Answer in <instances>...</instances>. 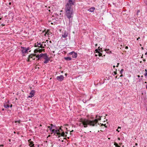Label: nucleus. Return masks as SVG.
Segmentation results:
<instances>
[{
  "label": "nucleus",
  "mask_w": 147,
  "mask_h": 147,
  "mask_svg": "<svg viewBox=\"0 0 147 147\" xmlns=\"http://www.w3.org/2000/svg\"><path fill=\"white\" fill-rule=\"evenodd\" d=\"M114 145H115L116 147L118 146V144L116 142L114 143Z\"/></svg>",
  "instance_id": "nucleus-26"
},
{
  "label": "nucleus",
  "mask_w": 147,
  "mask_h": 147,
  "mask_svg": "<svg viewBox=\"0 0 147 147\" xmlns=\"http://www.w3.org/2000/svg\"><path fill=\"white\" fill-rule=\"evenodd\" d=\"M49 42H50V43H51V41H50Z\"/></svg>",
  "instance_id": "nucleus-53"
},
{
  "label": "nucleus",
  "mask_w": 147,
  "mask_h": 147,
  "mask_svg": "<svg viewBox=\"0 0 147 147\" xmlns=\"http://www.w3.org/2000/svg\"><path fill=\"white\" fill-rule=\"evenodd\" d=\"M65 75L66 76L67 75V74H65Z\"/></svg>",
  "instance_id": "nucleus-52"
},
{
  "label": "nucleus",
  "mask_w": 147,
  "mask_h": 147,
  "mask_svg": "<svg viewBox=\"0 0 147 147\" xmlns=\"http://www.w3.org/2000/svg\"><path fill=\"white\" fill-rule=\"evenodd\" d=\"M45 43H43V47H44V48L45 47V46H46V44H45Z\"/></svg>",
  "instance_id": "nucleus-29"
},
{
  "label": "nucleus",
  "mask_w": 147,
  "mask_h": 147,
  "mask_svg": "<svg viewBox=\"0 0 147 147\" xmlns=\"http://www.w3.org/2000/svg\"><path fill=\"white\" fill-rule=\"evenodd\" d=\"M117 147H121L120 146H119L118 145V146H117Z\"/></svg>",
  "instance_id": "nucleus-48"
},
{
  "label": "nucleus",
  "mask_w": 147,
  "mask_h": 147,
  "mask_svg": "<svg viewBox=\"0 0 147 147\" xmlns=\"http://www.w3.org/2000/svg\"><path fill=\"white\" fill-rule=\"evenodd\" d=\"M51 126H52L53 125L52 124H51Z\"/></svg>",
  "instance_id": "nucleus-64"
},
{
  "label": "nucleus",
  "mask_w": 147,
  "mask_h": 147,
  "mask_svg": "<svg viewBox=\"0 0 147 147\" xmlns=\"http://www.w3.org/2000/svg\"><path fill=\"white\" fill-rule=\"evenodd\" d=\"M123 71V69H121L120 71V74H122Z\"/></svg>",
  "instance_id": "nucleus-25"
},
{
  "label": "nucleus",
  "mask_w": 147,
  "mask_h": 147,
  "mask_svg": "<svg viewBox=\"0 0 147 147\" xmlns=\"http://www.w3.org/2000/svg\"><path fill=\"white\" fill-rule=\"evenodd\" d=\"M100 50V47H99L98 49H96L95 51H96V53H98V55L99 56H101L102 55V54L101 53H100L99 51Z\"/></svg>",
  "instance_id": "nucleus-14"
},
{
  "label": "nucleus",
  "mask_w": 147,
  "mask_h": 147,
  "mask_svg": "<svg viewBox=\"0 0 147 147\" xmlns=\"http://www.w3.org/2000/svg\"><path fill=\"white\" fill-rule=\"evenodd\" d=\"M145 71H146V72H147V69H146L145 70Z\"/></svg>",
  "instance_id": "nucleus-44"
},
{
  "label": "nucleus",
  "mask_w": 147,
  "mask_h": 147,
  "mask_svg": "<svg viewBox=\"0 0 147 147\" xmlns=\"http://www.w3.org/2000/svg\"><path fill=\"white\" fill-rule=\"evenodd\" d=\"M101 117L99 116H98L97 115L96 116V119L93 120L91 121L86 119H82L81 121L82 123L80 124V126H83L84 127H87L88 125L93 127L96 126L98 120L101 119Z\"/></svg>",
  "instance_id": "nucleus-1"
},
{
  "label": "nucleus",
  "mask_w": 147,
  "mask_h": 147,
  "mask_svg": "<svg viewBox=\"0 0 147 147\" xmlns=\"http://www.w3.org/2000/svg\"><path fill=\"white\" fill-rule=\"evenodd\" d=\"M121 129V127H118V129H117V131L118 132H119V129Z\"/></svg>",
  "instance_id": "nucleus-28"
},
{
  "label": "nucleus",
  "mask_w": 147,
  "mask_h": 147,
  "mask_svg": "<svg viewBox=\"0 0 147 147\" xmlns=\"http://www.w3.org/2000/svg\"><path fill=\"white\" fill-rule=\"evenodd\" d=\"M48 128H49V129H51L52 128V127H51L50 126H48Z\"/></svg>",
  "instance_id": "nucleus-30"
},
{
  "label": "nucleus",
  "mask_w": 147,
  "mask_h": 147,
  "mask_svg": "<svg viewBox=\"0 0 147 147\" xmlns=\"http://www.w3.org/2000/svg\"><path fill=\"white\" fill-rule=\"evenodd\" d=\"M42 51H45V49H41L38 48L34 50V52L35 53H36L38 52L41 53Z\"/></svg>",
  "instance_id": "nucleus-9"
},
{
  "label": "nucleus",
  "mask_w": 147,
  "mask_h": 147,
  "mask_svg": "<svg viewBox=\"0 0 147 147\" xmlns=\"http://www.w3.org/2000/svg\"><path fill=\"white\" fill-rule=\"evenodd\" d=\"M75 0H68V2L67 3L66 5H69L70 6H72L74 5Z\"/></svg>",
  "instance_id": "nucleus-4"
},
{
  "label": "nucleus",
  "mask_w": 147,
  "mask_h": 147,
  "mask_svg": "<svg viewBox=\"0 0 147 147\" xmlns=\"http://www.w3.org/2000/svg\"><path fill=\"white\" fill-rule=\"evenodd\" d=\"M50 33V32H49V31L48 30H47V32L45 33V36H46V34H47V35H49Z\"/></svg>",
  "instance_id": "nucleus-24"
},
{
  "label": "nucleus",
  "mask_w": 147,
  "mask_h": 147,
  "mask_svg": "<svg viewBox=\"0 0 147 147\" xmlns=\"http://www.w3.org/2000/svg\"><path fill=\"white\" fill-rule=\"evenodd\" d=\"M125 49H128V47L127 46H126L125 47Z\"/></svg>",
  "instance_id": "nucleus-36"
},
{
  "label": "nucleus",
  "mask_w": 147,
  "mask_h": 147,
  "mask_svg": "<svg viewBox=\"0 0 147 147\" xmlns=\"http://www.w3.org/2000/svg\"><path fill=\"white\" fill-rule=\"evenodd\" d=\"M68 33L67 31L65 30L62 33V37L64 38H66L68 36Z\"/></svg>",
  "instance_id": "nucleus-5"
},
{
  "label": "nucleus",
  "mask_w": 147,
  "mask_h": 147,
  "mask_svg": "<svg viewBox=\"0 0 147 147\" xmlns=\"http://www.w3.org/2000/svg\"><path fill=\"white\" fill-rule=\"evenodd\" d=\"M9 5H11V3H10V2L9 3Z\"/></svg>",
  "instance_id": "nucleus-47"
},
{
  "label": "nucleus",
  "mask_w": 147,
  "mask_h": 147,
  "mask_svg": "<svg viewBox=\"0 0 147 147\" xmlns=\"http://www.w3.org/2000/svg\"><path fill=\"white\" fill-rule=\"evenodd\" d=\"M52 133H54L55 135L57 134L56 136H57L58 133V132L59 131V130H55L54 129H53L51 131Z\"/></svg>",
  "instance_id": "nucleus-13"
},
{
  "label": "nucleus",
  "mask_w": 147,
  "mask_h": 147,
  "mask_svg": "<svg viewBox=\"0 0 147 147\" xmlns=\"http://www.w3.org/2000/svg\"><path fill=\"white\" fill-rule=\"evenodd\" d=\"M108 139H109V140H110V138H108Z\"/></svg>",
  "instance_id": "nucleus-55"
},
{
  "label": "nucleus",
  "mask_w": 147,
  "mask_h": 147,
  "mask_svg": "<svg viewBox=\"0 0 147 147\" xmlns=\"http://www.w3.org/2000/svg\"><path fill=\"white\" fill-rule=\"evenodd\" d=\"M141 49H142V50H143L144 49V48H143V47H142Z\"/></svg>",
  "instance_id": "nucleus-41"
},
{
  "label": "nucleus",
  "mask_w": 147,
  "mask_h": 147,
  "mask_svg": "<svg viewBox=\"0 0 147 147\" xmlns=\"http://www.w3.org/2000/svg\"><path fill=\"white\" fill-rule=\"evenodd\" d=\"M146 88L147 89V86H146Z\"/></svg>",
  "instance_id": "nucleus-63"
},
{
  "label": "nucleus",
  "mask_w": 147,
  "mask_h": 147,
  "mask_svg": "<svg viewBox=\"0 0 147 147\" xmlns=\"http://www.w3.org/2000/svg\"><path fill=\"white\" fill-rule=\"evenodd\" d=\"M140 37H139L137 39V40H138L139 39H140Z\"/></svg>",
  "instance_id": "nucleus-33"
},
{
  "label": "nucleus",
  "mask_w": 147,
  "mask_h": 147,
  "mask_svg": "<svg viewBox=\"0 0 147 147\" xmlns=\"http://www.w3.org/2000/svg\"><path fill=\"white\" fill-rule=\"evenodd\" d=\"M44 54H43L42 53V54H40V55H36V57L38 58V59H39L41 57H43Z\"/></svg>",
  "instance_id": "nucleus-16"
},
{
  "label": "nucleus",
  "mask_w": 147,
  "mask_h": 147,
  "mask_svg": "<svg viewBox=\"0 0 147 147\" xmlns=\"http://www.w3.org/2000/svg\"><path fill=\"white\" fill-rule=\"evenodd\" d=\"M119 63H117V65L116 66V67H118V66L119 65Z\"/></svg>",
  "instance_id": "nucleus-34"
},
{
  "label": "nucleus",
  "mask_w": 147,
  "mask_h": 147,
  "mask_svg": "<svg viewBox=\"0 0 147 147\" xmlns=\"http://www.w3.org/2000/svg\"><path fill=\"white\" fill-rule=\"evenodd\" d=\"M69 55H72V56L73 58H76L77 56V54L76 53L74 52H72L69 53Z\"/></svg>",
  "instance_id": "nucleus-7"
},
{
  "label": "nucleus",
  "mask_w": 147,
  "mask_h": 147,
  "mask_svg": "<svg viewBox=\"0 0 147 147\" xmlns=\"http://www.w3.org/2000/svg\"><path fill=\"white\" fill-rule=\"evenodd\" d=\"M147 54V52L145 53V55Z\"/></svg>",
  "instance_id": "nucleus-49"
},
{
  "label": "nucleus",
  "mask_w": 147,
  "mask_h": 147,
  "mask_svg": "<svg viewBox=\"0 0 147 147\" xmlns=\"http://www.w3.org/2000/svg\"><path fill=\"white\" fill-rule=\"evenodd\" d=\"M17 122H18L19 123H20V121L19 120L18 121H15V123H16Z\"/></svg>",
  "instance_id": "nucleus-27"
},
{
  "label": "nucleus",
  "mask_w": 147,
  "mask_h": 147,
  "mask_svg": "<svg viewBox=\"0 0 147 147\" xmlns=\"http://www.w3.org/2000/svg\"><path fill=\"white\" fill-rule=\"evenodd\" d=\"M50 60V58H48L46 59H45V61H44V63H47L48 62L49 60Z\"/></svg>",
  "instance_id": "nucleus-21"
},
{
  "label": "nucleus",
  "mask_w": 147,
  "mask_h": 147,
  "mask_svg": "<svg viewBox=\"0 0 147 147\" xmlns=\"http://www.w3.org/2000/svg\"><path fill=\"white\" fill-rule=\"evenodd\" d=\"M109 51V49H106L105 50V51H106L107 53H109V54L111 53V51H110L109 52L108 51Z\"/></svg>",
  "instance_id": "nucleus-23"
},
{
  "label": "nucleus",
  "mask_w": 147,
  "mask_h": 147,
  "mask_svg": "<svg viewBox=\"0 0 147 147\" xmlns=\"http://www.w3.org/2000/svg\"><path fill=\"white\" fill-rule=\"evenodd\" d=\"M59 129L61 130V128H60Z\"/></svg>",
  "instance_id": "nucleus-62"
},
{
  "label": "nucleus",
  "mask_w": 147,
  "mask_h": 147,
  "mask_svg": "<svg viewBox=\"0 0 147 147\" xmlns=\"http://www.w3.org/2000/svg\"><path fill=\"white\" fill-rule=\"evenodd\" d=\"M28 142H29V146L31 147H34V142L33 141H31V140L30 139L28 140Z\"/></svg>",
  "instance_id": "nucleus-11"
},
{
  "label": "nucleus",
  "mask_w": 147,
  "mask_h": 147,
  "mask_svg": "<svg viewBox=\"0 0 147 147\" xmlns=\"http://www.w3.org/2000/svg\"><path fill=\"white\" fill-rule=\"evenodd\" d=\"M65 138H63V139H65Z\"/></svg>",
  "instance_id": "nucleus-54"
},
{
  "label": "nucleus",
  "mask_w": 147,
  "mask_h": 147,
  "mask_svg": "<svg viewBox=\"0 0 147 147\" xmlns=\"http://www.w3.org/2000/svg\"><path fill=\"white\" fill-rule=\"evenodd\" d=\"M64 77L63 75H60L59 76H58L57 77L56 79L59 81H61L64 79Z\"/></svg>",
  "instance_id": "nucleus-8"
},
{
  "label": "nucleus",
  "mask_w": 147,
  "mask_h": 147,
  "mask_svg": "<svg viewBox=\"0 0 147 147\" xmlns=\"http://www.w3.org/2000/svg\"><path fill=\"white\" fill-rule=\"evenodd\" d=\"M3 146V145H0V146Z\"/></svg>",
  "instance_id": "nucleus-45"
},
{
  "label": "nucleus",
  "mask_w": 147,
  "mask_h": 147,
  "mask_svg": "<svg viewBox=\"0 0 147 147\" xmlns=\"http://www.w3.org/2000/svg\"><path fill=\"white\" fill-rule=\"evenodd\" d=\"M140 46H142L141 44H140Z\"/></svg>",
  "instance_id": "nucleus-56"
},
{
  "label": "nucleus",
  "mask_w": 147,
  "mask_h": 147,
  "mask_svg": "<svg viewBox=\"0 0 147 147\" xmlns=\"http://www.w3.org/2000/svg\"><path fill=\"white\" fill-rule=\"evenodd\" d=\"M118 140H120V138H118Z\"/></svg>",
  "instance_id": "nucleus-40"
},
{
  "label": "nucleus",
  "mask_w": 147,
  "mask_h": 147,
  "mask_svg": "<svg viewBox=\"0 0 147 147\" xmlns=\"http://www.w3.org/2000/svg\"><path fill=\"white\" fill-rule=\"evenodd\" d=\"M60 131H59L58 132V133L57 136H58V137L59 138L61 137H64V136H65V134L64 132H63L62 133H60Z\"/></svg>",
  "instance_id": "nucleus-10"
},
{
  "label": "nucleus",
  "mask_w": 147,
  "mask_h": 147,
  "mask_svg": "<svg viewBox=\"0 0 147 147\" xmlns=\"http://www.w3.org/2000/svg\"><path fill=\"white\" fill-rule=\"evenodd\" d=\"M51 24H53V23H52V22H51Z\"/></svg>",
  "instance_id": "nucleus-46"
},
{
  "label": "nucleus",
  "mask_w": 147,
  "mask_h": 147,
  "mask_svg": "<svg viewBox=\"0 0 147 147\" xmlns=\"http://www.w3.org/2000/svg\"><path fill=\"white\" fill-rule=\"evenodd\" d=\"M146 60L145 59H144L143 60V61H145Z\"/></svg>",
  "instance_id": "nucleus-51"
},
{
  "label": "nucleus",
  "mask_w": 147,
  "mask_h": 147,
  "mask_svg": "<svg viewBox=\"0 0 147 147\" xmlns=\"http://www.w3.org/2000/svg\"><path fill=\"white\" fill-rule=\"evenodd\" d=\"M113 73L115 75H116L117 74V72L116 71H114Z\"/></svg>",
  "instance_id": "nucleus-32"
},
{
  "label": "nucleus",
  "mask_w": 147,
  "mask_h": 147,
  "mask_svg": "<svg viewBox=\"0 0 147 147\" xmlns=\"http://www.w3.org/2000/svg\"><path fill=\"white\" fill-rule=\"evenodd\" d=\"M117 78V76H116V77H115V78Z\"/></svg>",
  "instance_id": "nucleus-57"
},
{
  "label": "nucleus",
  "mask_w": 147,
  "mask_h": 147,
  "mask_svg": "<svg viewBox=\"0 0 147 147\" xmlns=\"http://www.w3.org/2000/svg\"><path fill=\"white\" fill-rule=\"evenodd\" d=\"M66 134H67V132H66Z\"/></svg>",
  "instance_id": "nucleus-58"
},
{
  "label": "nucleus",
  "mask_w": 147,
  "mask_h": 147,
  "mask_svg": "<svg viewBox=\"0 0 147 147\" xmlns=\"http://www.w3.org/2000/svg\"><path fill=\"white\" fill-rule=\"evenodd\" d=\"M43 57L45 59H47L49 58L48 57V56H47V54L46 53L44 54L43 56Z\"/></svg>",
  "instance_id": "nucleus-17"
},
{
  "label": "nucleus",
  "mask_w": 147,
  "mask_h": 147,
  "mask_svg": "<svg viewBox=\"0 0 147 147\" xmlns=\"http://www.w3.org/2000/svg\"><path fill=\"white\" fill-rule=\"evenodd\" d=\"M4 107L6 108H8L10 106V105H9L8 104H6V103H5L4 104Z\"/></svg>",
  "instance_id": "nucleus-18"
},
{
  "label": "nucleus",
  "mask_w": 147,
  "mask_h": 147,
  "mask_svg": "<svg viewBox=\"0 0 147 147\" xmlns=\"http://www.w3.org/2000/svg\"><path fill=\"white\" fill-rule=\"evenodd\" d=\"M36 55L35 54L34 55H31L29 56V59L28 60V61H30V59H32L34 60L35 59V56Z\"/></svg>",
  "instance_id": "nucleus-12"
},
{
  "label": "nucleus",
  "mask_w": 147,
  "mask_h": 147,
  "mask_svg": "<svg viewBox=\"0 0 147 147\" xmlns=\"http://www.w3.org/2000/svg\"><path fill=\"white\" fill-rule=\"evenodd\" d=\"M74 131L73 130H72V131H70V132H73Z\"/></svg>",
  "instance_id": "nucleus-43"
},
{
  "label": "nucleus",
  "mask_w": 147,
  "mask_h": 147,
  "mask_svg": "<svg viewBox=\"0 0 147 147\" xmlns=\"http://www.w3.org/2000/svg\"><path fill=\"white\" fill-rule=\"evenodd\" d=\"M65 59L66 60H71V58L69 57H65Z\"/></svg>",
  "instance_id": "nucleus-20"
},
{
  "label": "nucleus",
  "mask_w": 147,
  "mask_h": 147,
  "mask_svg": "<svg viewBox=\"0 0 147 147\" xmlns=\"http://www.w3.org/2000/svg\"><path fill=\"white\" fill-rule=\"evenodd\" d=\"M137 76L138 77V78H139L140 77V76L139 75H138Z\"/></svg>",
  "instance_id": "nucleus-42"
},
{
  "label": "nucleus",
  "mask_w": 147,
  "mask_h": 147,
  "mask_svg": "<svg viewBox=\"0 0 147 147\" xmlns=\"http://www.w3.org/2000/svg\"><path fill=\"white\" fill-rule=\"evenodd\" d=\"M35 92L34 90L31 91L30 92L29 94V95L28 97V98H32L34 95Z\"/></svg>",
  "instance_id": "nucleus-6"
},
{
  "label": "nucleus",
  "mask_w": 147,
  "mask_h": 147,
  "mask_svg": "<svg viewBox=\"0 0 147 147\" xmlns=\"http://www.w3.org/2000/svg\"><path fill=\"white\" fill-rule=\"evenodd\" d=\"M14 133H15V134L16 133L15 132V131L14 132Z\"/></svg>",
  "instance_id": "nucleus-61"
},
{
  "label": "nucleus",
  "mask_w": 147,
  "mask_h": 147,
  "mask_svg": "<svg viewBox=\"0 0 147 147\" xmlns=\"http://www.w3.org/2000/svg\"><path fill=\"white\" fill-rule=\"evenodd\" d=\"M28 50V48H23V49L22 50V53H26Z\"/></svg>",
  "instance_id": "nucleus-15"
},
{
  "label": "nucleus",
  "mask_w": 147,
  "mask_h": 147,
  "mask_svg": "<svg viewBox=\"0 0 147 147\" xmlns=\"http://www.w3.org/2000/svg\"><path fill=\"white\" fill-rule=\"evenodd\" d=\"M2 110H3V111L4 110V109H3Z\"/></svg>",
  "instance_id": "nucleus-60"
},
{
  "label": "nucleus",
  "mask_w": 147,
  "mask_h": 147,
  "mask_svg": "<svg viewBox=\"0 0 147 147\" xmlns=\"http://www.w3.org/2000/svg\"><path fill=\"white\" fill-rule=\"evenodd\" d=\"M123 76V75H122V74H121V75L120 76V77H122V76Z\"/></svg>",
  "instance_id": "nucleus-35"
},
{
  "label": "nucleus",
  "mask_w": 147,
  "mask_h": 147,
  "mask_svg": "<svg viewBox=\"0 0 147 147\" xmlns=\"http://www.w3.org/2000/svg\"><path fill=\"white\" fill-rule=\"evenodd\" d=\"M48 40H46V41L45 42H42V43H41L40 42H39L37 43V45H35L34 47H39L41 48H44V47H43V43H46V42H48Z\"/></svg>",
  "instance_id": "nucleus-3"
},
{
  "label": "nucleus",
  "mask_w": 147,
  "mask_h": 147,
  "mask_svg": "<svg viewBox=\"0 0 147 147\" xmlns=\"http://www.w3.org/2000/svg\"><path fill=\"white\" fill-rule=\"evenodd\" d=\"M135 145H136V146H137V145H138V144H137V143H136L135 144Z\"/></svg>",
  "instance_id": "nucleus-39"
},
{
  "label": "nucleus",
  "mask_w": 147,
  "mask_h": 147,
  "mask_svg": "<svg viewBox=\"0 0 147 147\" xmlns=\"http://www.w3.org/2000/svg\"><path fill=\"white\" fill-rule=\"evenodd\" d=\"M145 76H147V72H146V73L144 74Z\"/></svg>",
  "instance_id": "nucleus-31"
},
{
  "label": "nucleus",
  "mask_w": 147,
  "mask_h": 147,
  "mask_svg": "<svg viewBox=\"0 0 147 147\" xmlns=\"http://www.w3.org/2000/svg\"><path fill=\"white\" fill-rule=\"evenodd\" d=\"M94 7H92L88 10L90 12H92L94 11Z\"/></svg>",
  "instance_id": "nucleus-19"
},
{
  "label": "nucleus",
  "mask_w": 147,
  "mask_h": 147,
  "mask_svg": "<svg viewBox=\"0 0 147 147\" xmlns=\"http://www.w3.org/2000/svg\"><path fill=\"white\" fill-rule=\"evenodd\" d=\"M113 68H115V65H113Z\"/></svg>",
  "instance_id": "nucleus-38"
},
{
  "label": "nucleus",
  "mask_w": 147,
  "mask_h": 147,
  "mask_svg": "<svg viewBox=\"0 0 147 147\" xmlns=\"http://www.w3.org/2000/svg\"><path fill=\"white\" fill-rule=\"evenodd\" d=\"M104 125L105 126V127H106L105 124L103 125V124H102V125H102H102Z\"/></svg>",
  "instance_id": "nucleus-37"
},
{
  "label": "nucleus",
  "mask_w": 147,
  "mask_h": 147,
  "mask_svg": "<svg viewBox=\"0 0 147 147\" xmlns=\"http://www.w3.org/2000/svg\"><path fill=\"white\" fill-rule=\"evenodd\" d=\"M6 104H8L9 105H10V107H12V105L10 103L9 101H7L6 102H5Z\"/></svg>",
  "instance_id": "nucleus-22"
},
{
  "label": "nucleus",
  "mask_w": 147,
  "mask_h": 147,
  "mask_svg": "<svg viewBox=\"0 0 147 147\" xmlns=\"http://www.w3.org/2000/svg\"><path fill=\"white\" fill-rule=\"evenodd\" d=\"M97 44H96L95 45V46H97Z\"/></svg>",
  "instance_id": "nucleus-50"
},
{
  "label": "nucleus",
  "mask_w": 147,
  "mask_h": 147,
  "mask_svg": "<svg viewBox=\"0 0 147 147\" xmlns=\"http://www.w3.org/2000/svg\"><path fill=\"white\" fill-rule=\"evenodd\" d=\"M65 15L68 19L70 20L73 17V9L72 6L66 5L65 8Z\"/></svg>",
  "instance_id": "nucleus-2"
},
{
  "label": "nucleus",
  "mask_w": 147,
  "mask_h": 147,
  "mask_svg": "<svg viewBox=\"0 0 147 147\" xmlns=\"http://www.w3.org/2000/svg\"><path fill=\"white\" fill-rule=\"evenodd\" d=\"M95 56H97V55H95Z\"/></svg>",
  "instance_id": "nucleus-59"
}]
</instances>
